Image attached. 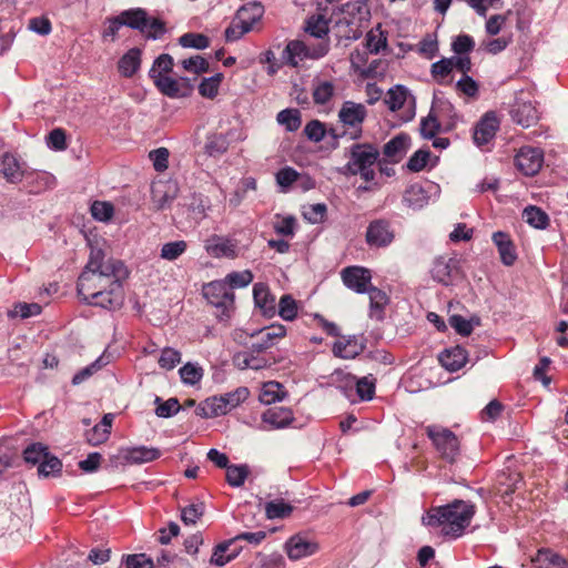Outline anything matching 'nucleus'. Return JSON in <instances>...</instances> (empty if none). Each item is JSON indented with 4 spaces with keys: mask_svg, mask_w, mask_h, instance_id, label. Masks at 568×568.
I'll use <instances>...</instances> for the list:
<instances>
[{
    "mask_svg": "<svg viewBox=\"0 0 568 568\" xmlns=\"http://www.w3.org/2000/svg\"><path fill=\"white\" fill-rule=\"evenodd\" d=\"M88 244L90 254L78 278V295L89 305L106 310L121 307L124 301L123 282L129 277L128 267L120 260L106 257L98 240H88Z\"/></svg>",
    "mask_w": 568,
    "mask_h": 568,
    "instance_id": "f257e3e1",
    "label": "nucleus"
},
{
    "mask_svg": "<svg viewBox=\"0 0 568 568\" xmlns=\"http://www.w3.org/2000/svg\"><path fill=\"white\" fill-rule=\"evenodd\" d=\"M476 513L470 501L454 499L444 506L430 507L422 517L423 525L432 528H442L445 537L456 539L460 537Z\"/></svg>",
    "mask_w": 568,
    "mask_h": 568,
    "instance_id": "f03ea898",
    "label": "nucleus"
},
{
    "mask_svg": "<svg viewBox=\"0 0 568 568\" xmlns=\"http://www.w3.org/2000/svg\"><path fill=\"white\" fill-rule=\"evenodd\" d=\"M379 158L378 149L371 143H355L349 148V160L342 172L357 175L371 182L375 179V164Z\"/></svg>",
    "mask_w": 568,
    "mask_h": 568,
    "instance_id": "7ed1b4c3",
    "label": "nucleus"
},
{
    "mask_svg": "<svg viewBox=\"0 0 568 568\" xmlns=\"http://www.w3.org/2000/svg\"><path fill=\"white\" fill-rule=\"evenodd\" d=\"M202 292L205 300L215 308L217 320L229 321L235 310V295L227 283L222 280L210 282L203 285Z\"/></svg>",
    "mask_w": 568,
    "mask_h": 568,
    "instance_id": "20e7f679",
    "label": "nucleus"
},
{
    "mask_svg": "<svg viewBox=\"0 0 568 568\" xmlns=\"http://www.w3.org/2000/svg\"><path fill=\"white\" fill-rule=\"evenodd\" d=\"M266 538V532L263 530H258L255 532H242L236 535L235 537L220 542L213 549V554L210 559V564L214 566L222 567L233 559H235L240 551L241 547L237 546L239 541L245 540L252 545H258Z\"/></svg>",
    "mask_w": 568,
    "mask_h": 568,
    "instance_id": "39448f33",
    "label": "nucleus"
},
{
    "mask_svg": "<svg viewBox=\"0 0 568 568\" xmlns=\"http://www.w3.org/2000/svg\"><path fill=\"white\" fill-rule=\"evenodd\" d=\"M427 437L443 459L455 463L460 454V442L456 434L442 425L424 427Z\"/></svg>",
    "mask_w": 568,
    "mask_h": 568,
    "instance_id": "423d86ee",
    "label": "nucleus"
},
{
    "mask_svg": "<svg viewBox=\"0 0 568 568\" xmlns=\"http://www.w3.org/2000/svg\"><path fill=\"white\" fill-rule=\"evenodd\" d=\"M329 44L327 41L317 45L308 47L303 41H290L282 52V61L292 68H296L298 63L305 59H320L327 54Z\"/></svg>",
    "mask_w": 568,
    "mask_h": 568,
    "instance_id": "0eeeda50",
    "label": "nucleus"
},
{
    "mask_svg": "<svg viewBox=\"0 0 568 568\" xmlns=\"http://www.w3.org/2000/svg\"><path fill=\"white\" fill-rule=\"evenodd\" d=\"M367 116L364 104L345 101L338 111V121L348 133V140H358L363 135V123Z\"/></svg>",
    "mask_w": 568,
    "mask_h": 568,
    "instance_id": "6e6552de",
    "label": "nucleus"
},
{
    "mask_svg": "<svg viewBox=\"0 0 568 568\" xmlns=\"http://www.w3.org/2000/svg\"><path fill=\"white\" fill-rule=\"evenodd\" d=\"M515 165L526 176L536 175L544 164V152L539 148L523 146L515 155Z\"/></svg>",
    "mask_w": 568,
    "mask_h": 568,
    "instance_id": "1a4fd4ad",
    "label": "nucleus"
},
{
    "mask_svg": "<svg viewBox=\"0 0 568 568\" xmlns=\"http://www.w3.org/2000/svg\"><path fill=\"white\" fill-rule=\"evenodd\" d=\"M204 248L206 253L214 258L225 257L234 260L240 253L237 240L216 234L205 240Z\"/></svg>",
    "mask_w": 568,
    "mask_h": 568,
    "instance_id": "9d476101",
    "label": "nucleus"
},
{
    "mask_svg": "<svg viewBox=\"0 0 568 568\" xmlns=\"http://www.w3.org/2000/svg\"><path fill=\"white\" fill-rule=\"evenodd\" d=\"M161 452L154 447L136 446L120 449L119 454L111 458L115 465L121 464H144L158 459Z\"/></svg>",
    "mask_w": 568,
    "mask_h": 568,
    "instance_id": "9b49d317",
    "label": "nucleus"
},
{
    "mask_svg": "<svg viewBox=\"0 0 568 568\" xmlns=\"http://www.w3.org/2000/svg\"><path fill=\"white\" fill-rule=\"evenodd\" d=\"M341 275L347 288L358 294H364L368 291L372 281L369 270L362 266H347L342 271Z\"/></svg>",
    "mask_w": 568,
    "mask_h": 568,
    "instance_id": "f8f14e48",
    "label": "nucleus"
},
{
    "mask_svg": "<svg viewBox=\"0 0 568 568\" xmlns=\"http://www.w3.org/2000/svg\"><path fill=\"white\" fill-rule=\"evenodd\" d=\"M248 395L250 392L247 387H239L233 392L210 397V403L213 404L214 412L217 417L225 415L233 408L237 407L241 403L246 400Z\"/></svg>",
    "mask_w": 568,
    "mask_h": 568,
    "instance_id": "ddd939ff",
    "label": "nucleus"
},
{
    "mask_svg": "<svg viewBox=\"0 0 568 568\" xmlns=\"http://www.w3.org/2000/svg\"><path fill=\"white\" fill-rule=\"evenodd\" d=\"M499 129V120L495 112L485 113L474 129L473 140L477 146L488 144Z\"/></svg>",
    "mask_w": 568,
    "mask_h": 568,
    "instance_id": "4468645a",
    "label": "nucleus"
},
{
    "mask_svg": "<svg viewBox=\"0 0 568 568\" xmlns=\"http://www.w3.org/2000/svg\"><path fill=\"white\" fill-rule=\"evenodd\" d=\"M394 231L386 220L372 221L366 230V242L369 246L385 247L394 240Z\"/></svg>",
    "mask_w": 568,
    "mask_h": 568,
    "instance_id": "2eb2a0df",
    "label": "nucleus"
},
{
    "mask_svg": "<svg viewBox=\"0 0 568 568\" xmlns=\"http://www.w3.org/2000/svg\"><path fill=\"white\" fill-rule=\"evenodd\" d=\"M433 114L436 115L443 126V132L454 130L460 120L455 106L446 99L434 95L432 108Z\"/></svg>",
    "mask_w": 568,
    "mask_h": 568,
    "instance_id": "dca6fc26",
    "label": "nucleus"
},
{
    "mask_svg": "<svg viewBox=\"0 0 568 568\" xmlns=\"http://www.w3.org/2000/svg\"><path fill=\"white\" fill-rule=\"evenodd\" d=\"M510 115L514 122L524 126L530 128L539 120V112L531 101L524 100L517 97L511 106Z\"/></svg>",
    "mask_w": 568,
    "mask_h": 568,
    "instance_id": "f3484780",
    "label": "nucleus"
},
{
    "mask_svg": "<svg viewBox=\"0 0 568 568\" xmlns=\"http://www.w3.org/2000/svg\"><path fill=\"white\" fill-rule=\"evenodd\" d=\"M256 335L258 339L251 345V351L261 354L274 346L278 339L286 335V328L282 324H272L260 329Z\"/></svg>",
    "mask_w": 568,
    "mask_h": 568,
    "instance_id": "a211bd4d",
    "label": "nucleus"
},
{
    "mask_svg": "<svg viewBox=\"0 0 568 568\" xmlns=\"http://www.w3.org/2000/svg\"><path fill=\"white\" fill-rule=\"evenodd\" d=\"M318 544L302 535L292 536L285 544V550L290 559L298 560L312 556L318 550Z\"/></svg>",
    "mask_w": 568,
    "mask_h": 568,
    "instance_id": "6ab92c4d",
    "label": "nucleus"
},
{
    "mask_svg": "<svg viewBox=\"0 0 568 568\" xmlns=\"http://www.w3.org/2000/svg\"><path fill=\"white\" fill-rule=\"evenodd\" d=\"M438 361L446 371L454 373L466 365L468 361V354L465 348L457 345L444 349L438 355Z\"/></svg>",
    "mask_w": 568,
    "mask_h": 568,
    "instance_id": "aec40b11",
    "label": "nucleus"
},
{
    "mask_svg": "<svg viewBox=\"0 0 568 568\" xmlns=\"http://www.w3.org/2000/svg\"><path fill=\"white\" fill-rule=\"evenodd\" d=\"M457 273V261L440 256L435 260L432 267V277L443 285H449Z\"/></svg>",
    "mask_w": 568,
    "mask_h": 568,
    "instance_id": "412c9836",
    "label": "nucleus"
},
{
    "mask_svg": "<svg viewBox=\"0 0 568 568\" xmlns=\"http://www.w3.org/2000/svg\"><path fill=\"white\" fill-rule=\"evenodd\" d=\"M253 296L256 307H258L262 314L266 317H273L276 314V301L275 296L271 294L268 287L265 284L257 283L253 287Z\"/></svg>",
    "mask_w": 568,
    "mask_h": 568,
    "instance_id": "4be33fe9",
    "label": "nucleus"
},
{
    "mask_svg": "<svg viewBox=\"0 0 568 568\" xmlns=\"http://www.w3.org/2000/svg\"><path fill=\"white\" fill-rule=\"evenodd\" d=\"M294 420L292 409L287 407H271L262 415V422L273 429H281L290 426Z\"/></svg>",
    "mask_w": 568,
    "mask_h": 568,
    "instance_id": "5701e85b",
    "label": "nucleus"
},
{
    "mask_svg": "<svg viewBox=\"0 0 568 568\" xmlns=\"http://www.w3.org/2000/svg\"><path fill=\"white\" fill-rule=\"evenodd\" d=\"M264 8L260 2L253 1L243 4L236 12L235 20L251 31L253 26L262 18Z\"/></svg>",
    "mask_w": 568,
    "mask_h": 568,
    "instance_id": "b1692460",
    "label": "nucleus"
},
{
    "mask_svg": "<svg viewBox=\"0 0 568 568\" xmlns=\"http://www.w3.org/2000/svg\"><path fill=\"white\" fill-rule=\"evenodd\" d=\"M364 349V338L358 336H352L344 342L338 341L333 345V354L344 359L355 358Z\"/></svg>",
    "mask_w": 568,
    "mask_h": 568,
    "instance_id": "393cba45",
    "label": "nucleus"
},
{
    "mask_svg": "<svg viewBox=\"0 0 568 568\" xmlns=\"http://www.w3.org/2000/svg\"><path fill=\"white\" fill-rule=\"evenodd\" d=\"M493 242L498 248L503 264L511 266L517 260V254L509 235L505 232L497 231L493 234Z\"/></svg>",
    "mask_w": 568,
    "mask_h": 568,
    "instance_id": "a878e982",
    "label": "nucleus"
},
{
    "mask_svg": "<svg viewBox=\"0 0 568 568\" xmlns=\"http://www.w3.org/2000/svg\"><path fill=\"white\" fill-rule=\"evenodd\" d=\"M410 144V138L406 133H399L390 139L383 149L384 155L393 162H399Z\"/></svg>",
    "mask_w": 568,
    "mask_h": 568,
    "instance_id": "bb28decb",
    "label": "nucleus"
},
{
    "mask_svg": "<svg viewBox=\"0 0 568 568\" xmlns=\"http://www.w3.org/2000/svg\"><path fill=\"white\" fill-rule=\"evenodd\" d=\"M403 201L407 206L414 210L423 209L428 204L429 191L426 190L422 184L414 183L405 190Z\"/></svg>",
    "mask_w": 568,
    "mask_h": 568,
    "instance_id": "cd10ccee",
    "label": "nucleus"
},
{
    "mask_svg": "<svg viewBox=\"0 0 568 568\" xmlns=\"http://www.w3.org/2000/svg\"><path fill=\"white\" fill-rule=\"evenodd\" d=\"M531 561L536 568H568V561L548 548L539 549Z\"/></svg>",
    "mask_w": 568,
    "mask_h": 568,
    "instance_id": "c85d7f7f",
    "label": "nucleus"
},
{
    "mask_svg": "<svg viewBox=\"0 0 568 568\" xmlns=\"http://www.w3.org/2000/svg\"><path fill=\"white\" fill-rule=\"evenodd\" d=\"M176 196V187L169 183L159 182L152 186V202L158 210L169 206Z\"/></svg>",
    "mask_w": 568,
    "mask_h": 568,
    "instance_id": "c756f323",
    "label": "nucleus"
},
{
    "mask_svg": "<svg viewBox=\"0 0 568 568\" xmlns=\"http://www.w3.org/2000/svg\"><path fill=\"white\" fill-rule=\"evenodd\" d=\"M141 65V50L139 48L130 49L123 54L119 62L118 69L124 78H131L140 69Z\"/></svg>",
    "mask_w": 568,
    "mask_h": 568,
    "instance_id": "7c9ffc66",
    "label": "nucleus"
},
{
    "mask_svg": "<svg viewBox=\"0 0 568 568\" xmlns=\"http://www.w3.org/2000/svg\"><path fill=\"white\" fill-rule=\"evenodd\" d=\"M152 81L155 88L165 97L170 99L185 98V93L181 91L178 80L168 75L161 77L160 74L153 75Z\"/></svg>",
    "mask_w": 568,
    "mask_h": 568,
    "instance_id": "2f4dec72",
    "label": "nucleus"
},
{
    "mask_svg": "<svg viewBox=\"0 0 568 568\" xmlns=\"http://www.w3.org/2000/svg\"><path fill=\"white\" fill-rule=\"evenodd\" d=\"M366 293L369 296V316L372 318L382 320L384 307L388 303V296L384 291L372 285H369Z\"/></svg>",
    "mask_w": 568,
    "mask_h": 568,
    "instance_id": "473e14b6",
    "label": "nucleus"
},
{
    "mask_svg": "<svg viewBox=\"0 0 568 568\" xmlns=\"http://www.w3.org/2000/svg\"><path fill=\"white\" fill-rule=\"evenodd\" d=\"M0 173L8 182L16 183L21 180L20 164L14 155L4 153L0 158Z\"/></svg>",
    "mask_w": 568,
    "mask_h": 568,
    "instance_id": "72a5a7b5",
    "label": "nucleus"
},
{
    "mask_svg": "<svg viewBox=\"0 0 568 568\" xmlns=\"http://www.w3.org/2000/svg\"><path fill=\"white\" fill-rule=\"evenodd\" d=\"M119 16L123 22V26H126L134 30H139L140 32L145 30L148 22V13L144 9H129L121 12Z\"/></svg>",
    "mask_w": 568,
    "mask_h": 568,
    "instance_id": "f704fd0d",
    "label": "nucleus"
},
{
    "mask_svg": "<svg viewBox=\"0 0 568 568\" xmlns=\"http://www.w3.org/2000/svg\"><path fill=\"white\" fill-rule=\"evenodd\" d=\"M113 422L112 414H105L99 425H95L91 432L88 433V442L93 445H100L105 442L110 435L111 426Z\"/></svg>",
    "mask_w": 568,
    "mask_h": 568,
    "instance_id": "c9c22d12",
    "label": "nucleus"
},
{
    "mask_svg": "<svg viewBox=\"0 0 568 568\" xmlns=\"http://www.w3.org/2000/svg\"><path fill=\"white\" fill-rule=\"evenodd\" d=\"M286 395L282 384L278 382H267L263 385L258 399L265 405H271L275 402H280Z\"/></svg>",
    "mask_w": 568,
    "mask_h": 568,
    "instance_id": "e433bc0d",
    "label": "nucleus"
},
{
    "mask_svg": "<svg viewBox=\"0 0 568 568\" xmlns=\"http://www.w3.org/2000/svg\"><path fill=\"white\" fill-rule=\"evenodd\" d=\"M62 473V462L50 452L48 456L38 465V476L40 478L58 477Z\"/></svg>",
    "mask_w": 568,
    "mask_h": 568,
    "instance_id": "4c0bfd02",
    "label": "nucleus"
},
{
    "mask_svg": "<svg viewBox=\"0 0 568 568\" xmlns=\"http://www.w3.org/2000/svg\"><path fill=\"white\" fill-rule=\"evenodd\" d=\"M524 220L532 227L545 230L549 225V216L540 207L530 205L523 212Z\"/></svg>",
    "mask_w": 568,
    "mask_h": 568,
    "instance_id": "58836bf2",
    "label": "nucleus"
},
{
    "mask_svg": "<svg viewBox=\"0 0 568 568\" xmlns=\"http://www.w3.org/2000/svg\"><path fill=\"white\" fill-rule=\"evenodd\" d=\"M329 21L323 14L311 16L305 23V31L314 38L322 39L329 31Z\"/></svg>",
    "mask_w": 568,
    "mask_h": 568,
    "instance_id": "ea45409f",
    "label": "nucleus"
},
{
    "mask_svg": "<svg viewBox=\"0 0 568 568\" xmlns=\"http://www.w3.org/2000/svg\"><path fill=\"white\" fill-rule=\"evenodd\" d=\"M298 312V303L291 294H284L276 306V314L284 321H293Z\"/></svg>",
    "mask_w": 568,
    "mask_h": 568,
    "instance_id": "a19ab883",
    "label": "nucleus"
},
{
    "mask_svg": "<svg viewBox=\"0 0 568 568\" xmlns=\"http://www.w3.org/2000/svg\"><path fill=\"white\" fill-rule=\"evenodd\" d=\"M365 40L367 50L373 54L379 53L387 47V34L382 31L381 26L369 30Z\"/></svg>",
    "mask_w": 568,
    "mask_h": 568,
    "instance_id": "79ce46f5",
    "label": "nucleus"
},
{
    "mask_svg": "<svg viewBox=\"0 0 568 568\" xmlns=\"http://www.w3.org/2000/svg\"><path fill=\"white\" fill-rule=\"evenodd\" d=\"M109 363V358L103 354L100 357H98L94 362H92L90 365L81 368L79 372H77L72 377V384L73 385H80L88 378H90L93 374H95L98 371H100L103 366H105Z\"/></svg>",
    "mask_w": 568,
    "mask_h": 568,
    "instance_id": "37998d69",
    "label": "nucleus"
},
{
    "mask_svg": "<svg viewBox=\"0 0 568 568\" xmlns=\"http://www.w3.org/2000/svg\"><path fill=\"white\" fill-rule=\"evenodd\" d=\"M179 374L184 384L193 386L201 382L204 371L200 364L189 362L179 369Z\"/></svg>",
    "mask_w": 568,
    "mask_h": 568,
    "instance_id": "c03bdc74",
    "label": "nucleus"
},
{
    "mask_svg": "<svg viewBox=\"0 0 568 568\" xmlns=\"http://www.w3.org/2000/svg\"><path fill=\"white\" fill-rule=\"evenodd\" d=\"M355 392L361 400H372L375 395L376 379L373 375L355 378Z\"/></svg>",
    "mask_w": 568,
    "mask_h": 568,
    "instance_id": "a18cd8bd",
    "label": "nucleus"
},
{
    "mask_svg": "<svg viewBox=\"0 0 568 568\" xmlns=\"http://www.w3.org/2000/svg\"><path fill=\"white\" fill-rule=\"evenodd\" d=\"M276 120L288 132L298 130L302 124L301 112L297 109H284L277 113Z\"/></svg>",
    "mask_w": 568,
    "mask_h": 568,
    "instance_id": "49530a36",
    "label": "nucleus"
},
{
    "mask_svg": "<svg viewBox=\"0 0 568 568\" xmlns=\"http://www.w3.org/2000/svg\"><path fill=\"white\" fill-rule=\"evenodd\" d=\"M154 404L156 405L155 414L161 418H170L176 415L181 409L179 399L175 397H171L163 402L159 396H156Z\"/></svg>",
    "mask_w": 568,
    "mask_h": 568,
    "instance_id": "de8ad7c7",
    "label": "nucleus"
},
{
    "mask_svg": "<svg viewBox=\"0 0 568 568\" xmlns=\"http://www.w3.org/2000/svg\"><path fill=\"white\" fill-rule=\"evenodd\" d=\"M407 89L404 85H395L387 91V98L385 100L390 111H397L403 108L407 100Z\"/></svg>",
    "mask_w": 568,
    "mask_h": 568,
    "instance_id": "09e8293b",
    "label": "nucleus"
},
{
    "mask_svg": "<svg viewBox=\"0 0 568 568\" xmlns=\"http://www.w3.org/2000/svg\"><path fill=\"white\" fill-rule=\"evenodd\" d=\"M293 511V506L282 499L272 500L265 504V515L268 519L288 517Z\"/></svg>",
    "mask_w": 568,
    "mask_h": 568,
    "instance_id": "8fccbe9b",
    "label": "nucleus"
},
{
    "mask_svg": "<svg viewBox=\"0 0 568 568\" xmlns=\"http://www.w3.org/2000/svg\"><path fill=\"white\" fill-rule=\"evenodd\" d=\"M48 447L42 443H32L24 448L23 459L27 464L38 466L48 456Z\"/></svg>",
    "mask_w": 568,
    "mask_h": 568,
    "instance_id": "3c124183",
    "label": "nucleus"
},
{
    "mask_svg": "<svg viewBox=\"0 0 568 568\" xmlns=\"http://www.w3.org/2000/svg\"><path fill=\"white\" fill-rule=\"evenodd\" d=\"M335 87L331 81H320L313 88V100L315 104H326L334 95Z\"/></svg>",
    "mask_w": 568,
    "mask_h": 568,
    "instance_id": "603ef678",
    "label": "nucleus"
},
{
    "mask_svg": "<svg viewBox=\"0 0 568 568\" xmlns=\"http://www.w3.org/2000/svg\"><path fill=\"white\" fill-rule=\"evenodd\" d=\"M223 74L216 73L210 78H204L199 84V93L203 98L213 99L219 93V88L222 82Z\"/></svg>",
    "mask_w": 568,
    "mask_h": 568,
    "instance_id": "864d4df0",
    "label": "nucleus"
},
{
    "mask_svg": "<svg viewBox=\"0 0 568 568\" xmlns=\"http://www.w3.org/2000/svg\"><path fill=\"white\" fill-rule=\"evenodd\" d=\"M420 134L424 139L432 140L436 136V134L443 131V126L439 123L438 119L435 114H433V110L430 109L428 115L423 118L420 121Z\"/></svg>",
    "mask_w": 568,
    "mask_h": 568,
    "instance_id": "5fc2aeb1",
    "label": "nucleus"
},
{
    "mask_svg": "<svg viewBox=\"0 0 568 568\" xmlns=\"http://www.w3.org/2000/svg\"><path fill=\"white\" fill-rule=\"evenodd\" d=\"M246 465H229L226 468V481L232 487H241L248 476Z\"/></svg>",
    "mask_w": 568,
    "mask_h": 568,
    "instance_id": "6e6d98bb",
    "label": "nucleus"
},
{
    "mask_svg": "<svg viewBox=\"0 0 568 568\" xmlns=\"http://www.w3.org/2000/svg\"><path fill=\"white\" fill-rule=\"evenodd\" d=\"M174 67L173 58L168 53L160 54L153 62L152 68L149 71V77L152 79V74H160L161 77H168Z\"/></svg>",
    "mask_w": 568,
    "mask_h": 568,
    "instance_id": "4d7b16f0",
    "label": "nucleus"
},
{
    "mask_svg": "<svg viewBox=\"0 0 568 568\" xmlns=\"http://www.w3.org/2000/svg\"><path fill=\"white\" fill-rule=\"evenodd\" d=\"M179 44L183 48L203 50L210 45V39L202 33L187 32L179 38Z\"/></svg>",
    "mask_w": 568,
    "mask_h": 568,
    "instance_id": "13d9d810",
    "label": "nucleus"
},
{
    "mask_svg": "<svg viewBox=\"0 0 568 568\" xmlns=\"http://www.w3.org/2000/svg\"><path fill=\"white\" fill-rule=\"evenodd\" d=\"M42 307L37 303H17L11 311H9V317H21L28 318L31 316L39 315Z\"/></svg>",
    "mask_w": 568,
    "mask_h": 568,
    "instance_id": "bf43d9fd",
    "label": "nucleus"
},
{
    "mask_svg": "<svg viewBox=\"0 0 568 568\" xmlns=\"http://www.w3.org/2000/svg\"><path fill=\"white\" fill-rule=\"evenodd\" d=\"M205 506L203 503H193L181 510V519L185 525H194L203 516Z\"/></svg>",
    "mask_w": 568,
    "mask_h": 568,
    "instance_id": "052dcab7",
    "label": "nucleus"
},
{
    "mask_svg": "<svg viewBox=\"0 0 568 568\" xmlns=\"http://www.w3.org/2000/svg\"><path fill=\"white\" fill-rule=\"evenodd\" d=\"M180 63L184 71L194 74L205 73L210 68L207 60L201 55H193L189 59L182 60Z\"/></svg>",
    "mask_w": 568,
    "mask_h": 568,
    "instance_id": "680f3d73",
    "label": "nucleus"
},
{
    "mask_svg": "<svg viewBox=\"0 0 568 568\" xmlns=\"http://www.w3.org/2000/svg\"><path fill=\"white\" fill-rule=\"evenodd\" d=\"M227 283V286L233 288H242L247 286L253 281V274L251 271L245 270L242 272H231L223 280Z\"/></svg>",
    "mask_w": 568,
    "mask_h": 568,
    "instance_id": "e2e57ef3",
    "label": "nucleus"
},
{
    "mask_svg": "<svg viewBox=\"0 0 568 568\" xmlns=\"http://www.w3.org/2000/svg\"><path fill=\"white\" fill-rule=\"evenodd\" d=\"M181 362V353L173 347H164L159 357L161 368L171 371Z\"/></svg>",
    "mask_w": 568,
    "mask_h": 568,
    "instance_id": "0e129e2a",
    "label": "nucleus"
},
{
    "mask_svg": "<svg viewBox=\"0 0 568 568\" xmlns=\"http://www.w3.org/2000/svg\"><path fill=\"white\" fill-rule=\"evenodd\" d=\"M429 158L430 151L428 149H419L408 159L406 168L410 172H420L426 168Z\"/></svg>",
    "mask_w": 568,
    "mask_h": 568,
    "instance_id": "69168bd1",
    "label": "nucleus"
},
{
    "mask_svg": "<svg viewBox=\"0 0 568 568\" xmlns=\"http://www.w3.org/2000/svg\"><path fill=\"white\" fill-rule=\"evenodd\" d=\"M90 211L97 221L106 222L113 216L114 207L110 202L94 201Z\"/></svg>",
    "mask_w": 568,
    "mask_h": 568,
    "instance_id": "338daca9",
    "label": "nucleus"
},
{
    "mask_svg": "<svg viewBox=\"0 0 568 568\" xmlns=\"http://www.w3.org/2000/svg\"><path fill=\"white\" fill-rule=\"evenodd\" d=\"M185 241H174L165 243L161 248V257L168 261H174L186 251Z\"/></svg>",
    "mask_w": 568,
    "mask_h": 568,
    "instance_id": "774afa93",
    "label": "nucleus"
}]
</instances>
